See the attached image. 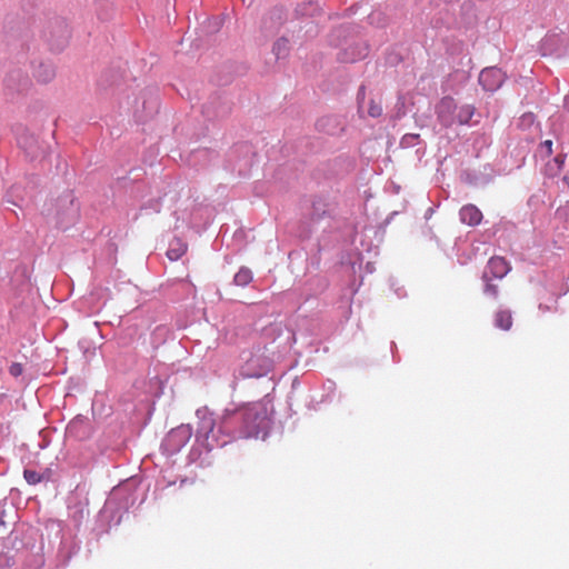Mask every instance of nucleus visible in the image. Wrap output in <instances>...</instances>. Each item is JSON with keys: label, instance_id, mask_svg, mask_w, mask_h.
<instances>
[{"label": "nucleus", "instance_id": "f257e3e1", "mask_svg": "<svg viewBox=\"0 0 569 569\" xmlns=\"http://www.w3.org/2000/svg\"><path fill=\"white\" fill-rule=\"evenodd\" d=\"M198 426L196 441L189 452L190 462L200 460L202 450L208 453L238 439L264 438L271 427V413L266 403L253 402L234 409H226L217 420L207 408L196 411Z\"/></svg>", "mask_w": 569, "mask_h": 569}, {"label": "nucleus", "instance_id": "f03ea898", "mask_svg": "<svg viewBox=\"0 0 569 569\" xmlns=\"http://www.w3.org/2000/svg\"><path fill=\"white\" fill-rule=\"evenodd\" d=\"M132 503L133 498L127 493L126 488H113L98 515L97 522L108 521L109 525L112 522L118 526Z\"/></svg>", "mask_w": 569, "mask_h": 569}, {"label": "nucleus", "instance_id": "7ed1b4c3", "mask_svg": "<svg viewBox=\"0 0 569 569\" xmlns=\"http://www.w3.org/2000/svg\"><path fill=\"white\" fill-rule=\"evenodd\" d=\"M159 108V100L156 90H142L139 97H134L131 101H127V109L133 113L138 121H146L152 117Z\"/></svg>", "mask_w": 569, "mask_h": 569}, {"label": "nucleus", "instance_id": "20e7f679", "mask_svg": "<svg viewBox=\"0 0 569 569\" xmlns=\"http://www.w3.org/2000/svg\"><path fill=\"white\" fill-rule=\"evenodd\" d=\"M42 37L51 51L63 50L69 41L70 31L63 18L51 19L42 31Z\"/></svg>", "mask_w": 569, "mask_h": 569}, {"label": "nucleus", "instance_id": "39448f33", "mask_svg": "<svg viewBox=\"0 0 569 569\" xmlns=\"http://www.w3.org/2000/svg\"><path fill=\"white\" fill-rule=\"evenodd\" d=\"M56 222L60 229H68L79 217V204L72 191L62 193L56 203Z\"/></svg>", "mask_w": 569, "mask_h": 569}, {"label": "nucleus", "instance_id": "423d86ee", "mask_svg": "<svg viewBox=\"0 0 569 569\" xmlns=\"http://www.w3.org/2000/svg\"><path fill=\"white\" fill-rule=\"evenodd\" d=\"M192 436V427L190 425H180L171 429L163 438L160 449L166 456H173L188 443Z\"/></svg>", "mask_w": 569, "mask_h": 569}, {"label": "nucleus", "instance_id": "0eeeda50", "mask_svg": "<svg viewBox=\"0 0 569 569\" xmlns=\"http://www.w3.org/2000/svg\"><path fill=\"white\" fill-rule=\"evenodd\" d=\"M17 142L31 160H36L44 154V148L39 143L38 138L27 128L18 129Z\"/></svg>", "mask_w": 569, "mask_h": 569}, {"label": "nucleus", "instance_id": "6e6552de", "mask_svg": "<svg viewBox=\"0 0 569 569\" xmlns=\"http://www.w3.org/2000/svg\"><path fill=\"white\" fill-rule=\"evenodd\" d=\"M506 73L497 67H487L481 70L478 82L487 92L497 91L506 80Z\"/></svg>", "mask_w": 569, "mask_h": 569}, {"label": "nucleus", "instance_id": "1a4fd4ad", "mask_svg": "<svg viewBox=\"0 0 569 569\" xmlns=\"http://www.w3.org/2000/svg\"><path fill=\"white\" fill-rule=\"evenodd\" d=\"M439 123L445 128L457 124V103L451 97H443L436 107Z\"/></svg>", "mask_w": 569, "mask_h": 569}, {"label": "nucleus", "instance_id": "9d476101", "mask_svg": "<svg viewBox=\"0 0 569 569\" xmlns=\"http://www.w3.org/2000/svg\"><path fill=\"white\" fill-rule=\"evenodd\" d=\"M30 86V79L21 69L11 70L4 79V88L9 96L26 91Z\"/></svg>", "mask_w": 569, "mask_h": 569}, {"label": "nucleus", "instance_id": "9b49d317", "mask_svg": "<svg viewBox=\"0 0 569 569\" xmlns=\"http://www.w3.org/2000/svg\"><path fill=\"white\" fill-rule=\"evenodd\" d=\"M66 432L70 438L82 441L90 437L91 426L87 417H74L67 426Z\"/></svg>", "mask_w": 569, "mask_h": 569}, {"label": "nucleus", "instance_id": "f8f14e48", "mask_svg": "<svg viewBox=\"0 0 569 569\" xmlns=\"http://www.w3.org/2000/svg\"><path fill=\"white\" fill-rule=\"evenodd\" d=\"M509 262L502 257H492L489 259L488 264L483 271L482 279L491 277L496 280H501L510 271Z\"/></svg>", "mask_w": 569, "mask_h": 569}, {"label": "nucleus", "instance_id": "ddd939ff", "mask_svg": "<svg viewBox=\"0 0 569 569\" xmlns=\"http://www.w3.org/2000/svg\"><path fill=\"white\" fill-rule=\"evenodd\" d=\"M462 178L465 182L471 186L482 187L492 180V169L488 164L483 166V170L468 169L463 171Z\"/></svg>", "mask_w": 569, "mask_h": 569}, {"label": "nucleus", "instance_id": "4468645a", "mask_svg": "<svg viewBox=\"0 0 569 569\" xmlns=\"http://www.w3.org/2000/svg\"><path fill=\"white\" fill-rule=\"evenodd\" d=\"M369 48L363 42H357L343 48L338 53V59L345 63H352L358 60L365 59L368 56Z\"/></svg>", "mask_w": 569, "mask_h": 569}, {"label": "nucleus", "instance_id": "2eb2a0df", "mask_svg": "<svg viewBox=\"0 0 569 569\" xmlns=\"http://www.w3.org/2000/svg\"><path fill=\"white\" fill-rule=\"evenodd\" d=\"M483 214L473 203H467L459 209V220L469 227H477L481 223Z\"/></svg>", "mask_w": 569, "mask_h": 569}, {"label": "nucleus", "instance_id": "dca6fc26", "mask_svg": "<svg viewBox=\"0 0 569 569\" xmlns=\"http://www.w3.org/2000/svg\"><path fill=\"white\" fill-rule=\"evenodd\" d=\"M32 73L40 83H48L56 77V68L51 61H40L32 66Z\"/></svg>", "mask_w": 569, "mask_h": 569}, {"label": "nucleus", "instance_id": "f3484780", "mask_svg": "<svg viewBox=\"0 0 569 569\" xmlns=\"http://www.w3.org/2000/svg\"><path fill=\"white\" fill-rule=\"evenodd\" d=\"M283 10L274 8L262 19L261 29L266 33H272L277 31L283 22Z\"/></svg>", "mask_w": 569, "mask_h": 569}, {"label": "nucleus", "instance_id": "a211bd4d", "mask_svg": "<svg viewBox=\"0 0 569 569\" xmlns=\"http://www.w3.org/2000/svg\"><path fill=\"white\" fill-rule=\"evenodd\" d=\"M329 217H330V213H329L328 203H326L321 199L315 200L312 202V208H311V212H310L311 222L318 223L321 220L329 218Z\"/></svg>", "mask_w": 569, "mask_h": 569}, {"label": "nucleus", "instance_id": "6ab92c4d", "mask_svg": "<svg viewBox=\"0 0 569 569\" xmlns=\"http://www.w3.org/2000/svg\"><path fill=\"white\" fill-rule=\"evenodd\" d=\"M187 251V244L179 238H173L167 250V257L171 261L179 260Z\"/></svg>", "mask_w": 569, "mask_h": 569}, {"label": "nucleus", "instance_id": "aec40b11", "mask_svg": "<svg viewBox=\"0 0 569 569\" xmlns=\"http://www.w3.org/2000/svg\"><path fill=\"white\" fill-rule=\"evenodd\" d=\"M23 478L27 481L28 485L36 486L42 481H47L50 478V470L46 469L44 472H38L32 469H24L23 470Z\"/></svg>", "mask_w": 569, "mask_h": 569}, {"label": "nucleus", "instance_id": "412c9836", "mask_svg": "<svg viewBox=\"0 0 569 569\" xmlns=\"http://www.w3.org/2000/svg\"><path fill=\"white\" fill-rule=\"evenodd\" d=\"M495 326L502 330H509L512 326V317L509 310L500 309L495 315Z\"/></svg>", "mask_w": 569, "mask_h": 569}, {"label": "nucleus", "instance_id": "4be33fe9", "mask_svg": "<svg viewBox=\"0 0 569 569\" xmlns=\"http://www.w3.org/2000/svg\"><path fill=\"white\" fill-rule=\"evenodd\" d=\"M475 107L471 104L457 106V124H467L475 114Z\"/></svg>", "mask_w": 569, "mask_h": 569}, {"label": "nucleus", "instance_id": "5701e85b", "mask_svg": "<svg viewBox=\"0 0 569 569\" xmlns=\"http://www.w3.org/2000/svg\"><path fill=\"white\" fill-rule=\"evenodd\" d=\"M289 51V40L284 37L279 38L272 46V53L276 56L278 60L287 58Z\"/></svg>", "mask_w": 569, "mask_h": 569}, {"label": "nucleus", "instance_id": "b1692460", "mask_svg": "<svg viewBox=\"0 0 569 569\" xmlns=\"http://www.w3.org/2000/svg\"><path fill=\"white\" fill-rule=\"evenodd\" d=\"M252 271L247 267H241L233 277V283L239 287H246L252 281Z\"/></svg>", "mask_w": 569, "mask_h": 569}, {"label": "nucleus", "instance_id": "393cba45", "mask_svg": "<svg viewBox=\"0 0 569 569\" xmlns=\"http://www.w3.org/2000/svg\"><path fill=\"white\" fill-rule=\"evenodd\" d=\"M566 160V154L556 156L550 162L547 163L546 171L549 177H555L562 169Z\"/></svg>", "mask_w": 569, "mask_h": 569}, {"label": "nucleus", "instance_id": "a878e982", "mask_svg": "<svg viewBox=\"0 0 569 569\" xmlns=\"http://www.w3.org/2000/svg\"><path fill=\"white\" fill-rule=\"evenodd\" d=\"M485 282L483 293L488 297H491L492 299H497L499 296V287L497 283H493L495 280L491 277H488V279H482Z\"/></svg>", "mask_w": 569, "mask_h": 569}, {"label": "nucleus", "instance_id": "bb28decb", "mask_svg": "<svg viewBox=\"0 0 569 569\" xmlns=\"http://www.w3.org/2000/svg\"><path fill=\"white\" fill-rule=\"evenodd\" d=\"M420 136L417 133H407L400 140L402 148H412L419 142Z\"/></svg>", "mask_w": 569, "mask_h": 569}, {"label": "nucleus", "instance_id": "cd10ccee", "mask_svg": "<svg viewBox=\"0 0 569 569\" xmlns=\"http://www.w3.org/2000/svg\"><path fill=\"white\" fill-rule=\"evenodd\" d=\"M213 102L211 103H208V104H204L203 106V109H202V113L209 118V119H212V118H217V117H220V116H223L226 112H227V109H222V110H216L211 107Z\"/></svg>", "mask_w": 569, "mask_h": 569}, {"label": "nucleus", "instance_id": "c85d7f7f", "mask_svg": "<svg viewBox=\"0 0 569 569\" xmlns=\"http://www.w3.org/2000/svg\"><path fill=\"white\" fill-rule=\"evenodd\" d=\"M322 388H323V390L326 391L327 395L323 396L320 401L325 402V401L329 400L331 395L335 392L336 383L332 380H327V381L323 382Z\"/></svg>", "mask_w": 569, "mask_h": 569}, {"label": "nucleus", "instance_id": "c756f323", "mask_svg": "<svg viewBox=\"0 0 569 569\" xmlns=\"http://www.w3.org/2000/svg\"><path fill=\"white\" fill-rule=\"evenodd\" d=\"M8 371L10 373V376H12L13 378H18L23 373L24 366L20 362H12L9 366Z\"/></svg>", "mask_w": 569, "mask_h": 569}, {"label": "nucleus", "instance_id": "7c9ffc66", "mask_svg": "<svg viewBox=\"0 0 569 569\" xmlns=\"http://www.w3.org/2000/svg\"><path fill=\"white\" fill-rule=\"evenodd\" d=\"M368 113L372 118H378L382 114V108L380 104H377L375 101L370 102Z\"/></svg>", "mask_w": 569, "mask_h": 569}, {"label": "nucleus", "instance_id": "2f4dec72", "mask_svg": "<svg viewBox=\"0 0 569 569\" xmlns=\"http://www.w3.org/2000/svg\"><path fill=\"white\" fill-rule=\"evenodd\" d=\"M540 152H543L545 156L549 157L552 153V141L545 140L540 143Z\"/></svg>", "mask_w": 569, "mask_h": 569}, {"label": "nucleus", "instance_id": "473e14b6", "mask_svg": "<svg viewBox=\"0 0 569 569\" xmlns=\"http://www.w3.org/2000/svg\"><path fill=\"white\" fill-rule=\"evenodd\" d=\"M331 120H333V118H331V117L322 118V119H320V120L317 122V127H318L319 129H321V130H325L327 133L332 134V133H333V131H332V130L326 129V124H327L328 122H330Z\"/></svg>", "mask_w": 569, "mask_h": 569}, {"label": "nucleus", "instance_id": "72a5a7b5", "mask_svg": "<svg viewBox=\"0 0 569 569\" xmlns=\"http://www.w3.org/2000/svg\"><path fill=\"white\" fill-rule=\"evenodd\" d=\"M8 505V499L3 498L0 500V526L4 525L3 518L6 517L7 510L6 507Z\"/></svg>", "mask_w": 569, "mask_h": 569}, {"label": "nucleus", "instance_id": "f704fd0d", "mask_svg": "<svg viewBox=\"0 0 569 569\" xmlns=\"http://www.w3.org/2000/svg\"><path fill=\"white\" fill-rule=\"evenodd\" d=\"M83 509L80 508V509H77L73 515H72V519L74 522L79 523L81 521V519L83 518Z\"/></svg>", "mask_w": 569, "mask_h": 569}, {"label": "nucleus", "instance_id": "c9c22d12", "mask_svg": "<svg viewBox=\"0 0 569 569\" xmlns=\"http://www.w3.org/2000/svg\"><path fill=\"white\" fill-rule=\"evenodd\" d=\"M111 526H114V525L112 522L109 525L108 521L98 522L97 529H99L100 532H107L108 528H110Z\"/></svg>", "mask_w": 569, "mask_h": 569}, {"label": "nucleus", "instance_id": "e433bc0d", "mask_svg": "<svg viewBox=\"0 0 569 569\" xmlns=\"http://www.w3.org/2000/svg\"><path fill=\"white\" fill-rule=\"evenodd\" d=\"M496 231H497L496 229H488V230L485 232V236H486L487 238H490V237H492V236H495V234H496Z\"/></svg>", "mask_w": 569, "mask_h": 569}, {"label": "nucleus", "instance_id": "4c0bfd02", "mask_svg": "<svg viewBox=\"0 0 569 569\" xmlns=\"http://www.w3.org/2000/svg\"><path fill=\"white\" fill-rule=\"evenodd\" d=\"M563 107L569 112V93L565 97Z\"/></svg>", "mask_w": 569, "mask_h": 569}, {"label": "nucleus", "instance_id": "58836bf2", "mask_svg": "<svg viewBox=\"0 0 569 569\" xmlns=\"http://www.w3.org/2000/svg\"><path fill=\"white\" fill-rule=\"evenodd\" d=\"M539 310H540L541 312H546V311H549V310H550V307H548V306H546V305L540 303V305H539Z\"/></svg>", "mask_w": 569, "mask_h": 569}, {"label": "nucleus", "instance_id": "ea45409f", "mask_svg": "<svg viewBox=\"0 0 569 569\" xmlns=\"http://www.w3.org/2000/svg\"><path fill=\"white\" fill-rule=\"evenodd\" d=\"M366 269H367L369 272H372V271H373V267H372V264H371L370 262H369V263H367Z\"/></svg>", "mask_w": 569, "mask_h": 569}, {"label": "nucleus", "instance_id": "a19ab883", "mask_svg": "<svg viewBox=\"0 0 569 569\" xmlns=\"http://www.w3.org/2000/svg\"><path fill=\"white\" fill-rule=\"evenodd\" d=\"M552 37H547L545 40H543V44H546L547 42L551 41Z\"/></svg>", "mask_w": 569, "mask_h": 569}, {"label": "nucleus", "instance_id": "79ce46f5", "mask_svg": "<svg viewBox=\"0 0 569 569\" xmlns=\"http://www.w3.org/2000/svg\"><path fill=\"white\" fill-rule=\"evenodd\" d=\"M239 148H240V149H246V150H247V152H249V148H248V146H244V144H243V146H240Z\"/></svg>", "mask_w": 569, "mask_h": 569}, {"label": "nucleus", "instance_id": "37998d69", "mask_svg": "<svg viewBox=\"0 0 569 569\" xmlns=\"http://www.w3.org/2000/svg\"><path fill=\"white\" fill-rule=\"evenodd\" d=\"M363 90H365V87H363V86H362V87H360L358 96H360V93H362V92H363Z\"/></svg>", "mask_w": 569, "mask_h": 569}, {"label": "nucleus", "instance_id": "c03bdc74", "mask_svg": "<svg viewBox=\"0 0 569 569\" xmlns=\"http://www.w3.org/2000/svg\"><path fill=\"white\" fill-rule=\"evenodd\" d=\"M242 173H244L242 168H239V174H242Z\"/></svg>", "mask_w": 569, "mask_h": 569}, {"label": "nucleus", "instance_id": "a18cd8bd", "mask_svg": "<svg viewBox=\"0 0 569 569\" xmlns=\"http://www.w3.org/2000/svg\"><path fill=\"white\" fill-rule=\"evenodd\" d=\"M396 348V343L391 342V349Z\"/></svg>", "mask_w": 569, "mask_h": 569}, {"label": "nucleus", "instance_id": "49530a36", "mask_svg": "<svg viewBox=\"0 0 569 569\" xmlns=\"http://www.w3.org/2000/svg\"><path fill=\"white\" fill-rule=\"evenodd\" d=\"M198 153L201 154V153H206V151H201V150H198Z\"/></svg>", "mask_w": 569, "mask_h": 569}, {"label": "nucleus", "instance_id": "de8ad7c7", "mask_svg": "<svg viewBox=\"0 0 569 569\" xmlns=\"http://www.w3.org/2000/svg\"><path fill=\"white\" fill-rule=\"evenodd\" d=\"M565 181L569 184V179L567 177H565Z\"/></svg>", "mask_w": 569, "mask_h": 569}]
</instances>
